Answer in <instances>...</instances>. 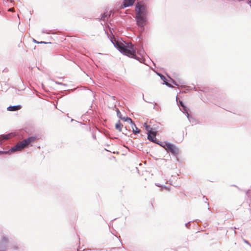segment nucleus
<instances>
[{"mask_svg":"<svg viewBox=\"0 0 251 251\" xmlns=\"http://www.w3.org/2000/svg\"><path fill=\"white\" fill-rule=\"evenodd\" d=\"M110 41L114 46L124 55L134 58L140 63L145 64V59L143 56L144 50L143 49L138 50L136 48H134L131 43H126V45H124L122 42L112 38L110 39Z\"/></svg>","mask_w":251,"mask_h":251,"instance_id":"1","label":"nucleus"},{"mask_svg":"<svg viewBox=\"0 0 251 251\" xmlns=\"http://www.w3.org/2000/svg\"><path fill=\"white\" fill-rule=\"evenodd\" d=\"M135 10L136 12L135 19L136 23L143 30L147 22L148 11L147 6L142 2H137L136 4Z\"/></svg>","mask_w":251,"mask_h":251,"instance_id":"2","label":"nucleus"},{"mask_svg":"<svg viewBox=\"0 0 251 251\" xmlns=\"http://www.w3.org/2000/svg\"><path fill=\"white\" fill-rule=\"evenodd\" d=\"M9 238L5 236H2L0 240V250L3 251H7L9 249Z\"/></svg>","mask_w":251,"mask_h":251,"instance_id":"3","label":"nucleus"},{"mask_svg":"<svg viewBox=\"0 0 251 251\" xmlns=\"http://www.w3.org/2000/svg\"><path fill=\"white\" fill-rule=\"evenodd\" d=\"M24 146L23 145L22 143L21 142L20 143L16 144L14 146L12 147L11 149L7 150L8 152V154H11L15 153L18 151H21L22 150L25 149Z\"/></svg>","mask_w":251,"mask_h":251,"instance_id":"4","label":"nucleus"},{"mask_svg":"<svg viewBox=\"0 0 251 251\" xmlns=\"http://www.w3.org/2000/svg\"><path fill=\"white\" fill-rule=\"evenodd\" d=\"M9 250L12 251H23L24 250V247L22 244L17 242H10Z\"/></svg>","mask_w":251,"mask_h":251,"instance_id":"5","label":"nucleus"},{"mask_svg":"<svg viewBox=\"0 0 251 251\" xmlns=\"http://www.w3.org/2000/svg\"><path fill=\"white\" fill-rule=\"evenodd\" d=\"M39 139V138L37 136H31L27 138L24 139L21 142L24 146L25 148L27 147L29 145H31V144L34 143L35 141Z\"/></svg>","mask_w":251,"mask_h":251,"instance_id":"6","label":"nucleus"},{"mask_svg":"<svg viewBox=\"0 0 251 251\" xmlns=\"http://www.w3.org/2000/svg\"><path fill=\"white\" fill-rule=\"evenodd\" d=\"M166 147V150L171 152L172 154L176 155L179 153V149L176 145L168 143Z\"/></svg>","mask_w":251,"mask_h":251,"instance_id":"7","label":"nucleus"},{"mask_svg":"<svg viewBox=\"0 0 251 251\" xmlns=\"http://www.w3.org/2000/svg\"><path fill=\"white\" fill-rule=\"evenodd\" d=\"M179 109L183 113L186 115V116L190 122H193V121H195L194 119L192 117V116L189 114L188 108L185 105V104L182 105L181 106V108H179Z\"/></svg>","mask_w":251,"mask_h":251,"instance_id":"8","label":"nucleus"},{"mask_svg":"<svg viewBox=\"0 0 251 251\" xmlns=\"http://www.w3.org/2000/svg\"><path fill=\"white\" fill-rule=\"evenodd\" d=\"M147 135H148V137H147L149 141L155 143V142L156 141V140H157V139L156 138V131L153 130L151 132H147Z\"/></svg>","mask_w":251,"mask_h":251,"instance_id":"9","label":"nucleus"},{"mask_svg":"<svg viewBox=\"0 0 251 251\" xmlns=\"http://www.w3.org/2000/svg\"><path fill=\"white\" fill-rule=\"evenodd\" d=\"M22 108V105L20 104L16 105H10L7 107V110L9 111H17Z\"/></svg>","mask_w":251,"mask_h":251,"instance_id":"10","label":"nucleus"},{"mask_svg":"<svg viewBox=\"0 0 251 251\" xmlns=\"http://www.w3.org/2000/svg\"><path fill=\"white\" fill-rule=\"evenodd\" d=\"M12 136H13L12 133L0 135V142L10 139Z\"/></svg>","mask_w":251,"mask_h":251,"instance_id":"11","label":"nucleus"},{"mask_svg":"<svg viewBox=\"0 0 251 251\" xmlns=\"http://www.w3.org/2000/svg\"><path fill=\"white\" fill-rule=\"evenodd\" d=\"M135 0H123V7L126 8L129 7L133 5Z\"/></svg>","mask_w":251,"mask_h":251,"instance_id":"12","label":"nucleus"},{"mask_svg":"<svg viewBox=\"0 0 251 251\" xmlns=\"http://www.w3.org/2000/svg\"><path fill=\"white\" fill-rule=\"evenodd\" d=\"M160 78L163 81V84H165L166 86H167L168 87H170V88H172L173 86H172V85L168 82V80H167V79L165 77V76H164L163 75H160Z\"/></svg>","mask_w":251,"mask_h":251,"instance_id":"13","label":"nucleus"},{"mask_svg":"<svg viewBox=\"0 0 251 251\" xmlns=\"http://www.w3.org/2000/svg\"><path fill=\"white\" fill-rule=\"evenodd\" d=\"M121 120L125 121V122H128L131 125H133L134 126H135V124H134V123L132 121V120L130 118L128 117H122V118L121 119Z\"/></svg>","mask_w":251,"mask_h":251,"instance_id":"14","label":"nucleus"},{"mask_svg":"<svg viewBox=\"0 0 251 251\" xmlns=\"http://www.w3.org/2000/svg\"><path fill=\"white\" fill-rule=\"evenodd\" d=\"M123 126L120 121L118 120L117 123L115 124V128L119 131H122Z\"/></svg>","mask_w":251,"mask_h":251,"instance_id":"15","label":"nucleus"},{"mask_svg":"<svg viewBox=\"0 0 251 251\" xmlns=\"http://www.w3.org/2000/svg\"><path fill=\"white\" fill-rule=\"evenodd\" d=\"M168 143V142H162L157 140H156V141L155 142V144L159 145L160 146L164 148H165L167 146Z\"/></svg>","mask_w":251,"mask_h":251,"instance_id":"16","label":"nucleus"},{"mask_svg":"<svg viewBox=\"0 0 251 251\" xmlns=\"http://www.w3.org/2000/svg\"><path fill=\"white\" fill-rule=\"evenodd\" d=\"M144 126L146 130L148 131V132H151L152 131H153V129L150 127V126H149L147 123H144Z\"/></svg>","mask_w":251,"mask_h":251,"instance_id":"17","label":"nucleus"},{"mask_svg":"<svg viewBox=\"0 0 251 251\" xmlns=\"http://www.w3.org/2000/svg\"><path fill=\"white\" fill-rule=\"evenodd\" d=\"M131 126L132 128V132L134 134H137L140 132V130L136 127V126H134L133 125H131Z\"/></svg>","mask_w":251,"mask_h":251,"instance_id":"18","label":"nucleus"},{"mask_svg":"<svg viewBox=\"0 0 251 251\" xmlns=\"http://www.w3.org/2000/svg\"><path fill=\"white\" fill-rule=\"evenodd\" d=\"M107 14L105 12H104V13L102 14L101 18L100 19V21H102L104 23H105L106 21L107 20V19L106 20L105 19L107 17Z\"/></svg>","mask_w":251,"mask_h":251,"instance_id":"19","label":"nucleus"},{"mask_svg":"<svg viewBox=\"0 0 251 251\" xmlns=\"http://www.w3.org/2000/svg\"><path fill=\"white\" fill-rule=\"evenodd\" d=\"M116 113H117V117L120 118V119H121L123 117L120 111L119 110V109L118 108H117L116 110Z\"/></svg>","mask_w":251,"mask_h":251,"instance_id":"20","label":"nucleus"},{"mask_svg":"<svg viewBox=\"0 0 251 251\" xmlns=\"http://www.w3.org/2000/svg\"><path fill=\"white\" fill-rule=\"evenodd\" d=\"M127 131H128V130H127L126 127H125V128L123 130L122 129V131L121 132H122L123 134L126 135Z\"/></svg>","mask_w":251,"mask_h":251,"instance_id":"21","label":"nucleus"},{"mask_svg":"<svg viewBox=\"0 0 251 251\" xmlns=\"http://www.w3.org/2000/svg\"><path fill=\"white\" fill-rule=\"evenodd\" d=\"M54 82L58 84V85H63V86H67V84H65V83H63L62 82H59L58 81H54Z\"/></svg>","mask_w":251,"mask_h":251,"instance_id":"22","label":"nucleus"},{"mask_svg":"<svg viewBox=\"0 0 251 251\" xmlns=\"http://www.w3.org/2000/svg\"><path fill=\"white\" fill-rule=\"evenodd\" d=\"M6 151H0V155L4 154H8V152Z\"/></svg>","mask_w":251,"mask_h":251,"instance_id":"23","label":"nucleus"},{"mask_svg":"<svg viewBox=\"0 0 251 251\" xmlns=\"http://www.w3.org/2000/svg\"><path fill=\"white\" fill-rule=\"evenodd\" d=\"M185 226L186 227H187V228H189L190 226V222H189L186 223Z\"/></svg>","mask_w":251,"mask_h":251,"instance_id":"24","label":"nucleus"},{"mask_svg":"<svg viewBox=\"0 0 251 251\" xmlns=\"http://www.w3.org/2000/svg\"><path fill=\"white\" fill-rule=\"evenodd\" d=\"M184 104V103H183V102L182 100H179V102L178 103V105L180 106H181L182 105H183Z\"/></svg>","mask_w":251,"mask_h":251,"instance_id":"25","label":"nucleus"},{"mask_svg":"<svg viewBox=\"0 0 251 251\" xmlns=\"http://www.w3.org/2000/svg\"><path fill=\"white\" fill-rule=\"evenodd\" d=\"M171 80H172V81L174 85H176V86H178V84H177V82H176L175 80H174V79H171Z\"/></svg>","mask_w":251,"mask_h":251,"instance_id":"26","label":"nucleus"},{"mask_svg":"<svg viewBox=\"0 0 251 251\" xmlns=\"http://www.w3.org/2000/svg\"><path fill=\"white\" fill-rule=\"evenodd\" d=\"M42 33H47V34H50V32H47V31L46 30H45V29H43L42 30Z\"/></svg>","mask_w":251,"mask_h":251,"instance_id":"27","label":"nucleus"},{"mask_svg":"<svg viewBox=\"0 0 251 251\" xmlns=\"http://www.w3.org/2000/svg\"><path fill=\"white\" fill-rule=\"evenodd\" d=\"M244 242L246 243L247 244L249 245L251 247V245L250 244V243L249 242V241H248L247 240H245V239H244Z\"/></svg>","mask_w":251,"mask_h":251,"instance_id":"28","label":"nucleus"},{"mask_svg":"<svg viewBox=\"0 0 251 251\" xmlns=\"http://www.w3.org/2000/svg\"><path fill=\"white\" fill-rule=\"evenodd\" d=\"M48 43H50V42H45V41H40L39 42V44H48Z\"/></svg>","mask_w":251,"mask_h":251,"instance_id":"29","label":"nucleus"},{"mask_svg":"<svg viewBox=\"0 0 251 251\" xmlns=\"http://www.w3.org/2000/svg\"><path fill=\"white\" fill-rule=\"evenodd\" d=\"M33 42L35 43H36V44H39V41H37V40H36L35 39H33Z\"/></svg>","mask_w":251,"mask_h":251,"instance_id":"30","label":"nucleus"},{"mask_svg":"<svg viewBox=\"0 0 251 251\" xmlns=\"http://www.w3.org/2000/svg\"><path fill=\"white\" fill-rule=\"evenodd\" d=\"M101 249L100 250H99V249H93L92 251H101Z\"/></svg>","mask_w":251,"mask_h":251,"instance_id":"31","label":"nucleus"},{"mask_svg":"<svg viewBox=\"0 0 251 251\" xmlns=\"http://www.w3.org/2000/svg\"><path fill=\"white\" fill-rule=\"evenodd\" d=\"M84 251H92V249H86V250H84Z\"/></svg>","mask_w":251,"mask_h":251,"instance_id":"32","label":"nucleus"},{"mask_svg":"<svg viewBox=\"0 0 251 251\" xmlns=\"http://www.w3.org/2000/svg\"><path fill=\"white\" fill-rule=\"evenodd\" d=\"M144 100L147 102H148V103H151V102H150V101H147L146 100H145L144 98H143Z\"/></svg>","mask_w":251,"mask_h":251,"instance_id":"33","label":"nucleus"},{"mask_svg":"<svg viewBox=\"0 0 251 251\" xmlns=\"http://www.w3.org/2000/svg\"><path fill=\"white\" fill-rule=\"evenodd\" d=\"M250 2H251V0H248V2H247L248 4H249Z\"/></svg>","mask_w":251,"mask_h":251,"instance_id":"34","label":"nucleus"},{"mask_svg":"<svg viewBox=\"0 0 251 251\" xmlns=\"http://www.w3.org/2000/svg\"><path fill=\"white\" fill-rule=\"evenodd\" d=\"M93 138H94V139H96V136H95V135H94L93 136Z\"/></svg>","mask_w":251,"mask_h":251,"instance_id":"35","label":"nucleus"},{"mask_svg":"<svg viewBox=\"0 0 251 251\" xmlns=\"http://www.w3.org/2000/svg\"><path fill=\"white\" fill-rule=\"evenodd\" d=\"M111 98H112L113 100H115V97L112 96Z\"/></svg>","mask_w":251,"mask_h":251,"instance_id":"36","label":"nucleus"},{"mask_svg":"<svg viewBox=\"0 0 251 251\" xmlns=\"http://www.w3.org/2000/svg\"><path fill=\"white\" fill-rule=\"evenodd\" d=\"M156 105V103H154V105L153 108H155V105Z\"/></svg>","mask_w":251,"mask_h":251,"instance_id":"37","label":"nucleus"},{"mask_svg":"<svg viewBox=\"0 0 251 251\" xmlns=\"http://www.w3.org/2000/svg\"><path fill=\"white\" fill-rule=\"evenodd\" d=\"M90 93H91V94L92 95H93V92H92V91H91V92H90Z\"/></svg>","mask_w":251,"mask_h":251,"instance_id":"38","label":"nucleus"},{"mask_svg":"<svg viewBox=\"0 0 251 251\" xmlns=\"http://www.w3.org/2000/svg\"><path fill=\"white\" fill-rule=\"evenodd\" d=\"M155 185L157 186H159V184H155Z\"/></svg>","mask_w":251,"mask_h":251,"instance_id":"39","label":"nucleus"},{"mask_svg":"<svg viewBox=\"0 0 251 251\" xmlns=\"http://www.w3.org/2000/svg\"><path fill=\"white\" fill-rule=\"evenodd\" d=\"M166 186H164L163 187V188H166Z\"/></svg>","mask_w":251,"mask_h":251,"instance_id":"40","label":"nucleus"},{"mask_svg":"<svg viewBox=\"0 0 251 251\" xmlns=\"http://www.w3.org/2000/svg\"><path fill=\"white\" fill-rule=\"evenodd\" d=\"M0 251H3L2 250H0Z\"/></svg>","mask_w":251,"mask_h":251,"instance_id":"41","label":"nucleus"}]
</instances>
